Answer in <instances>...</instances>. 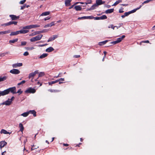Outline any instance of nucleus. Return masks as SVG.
<instances>
[{"label":"nucleus","mask_w":155,"mask_h":155,"mask_svg":"<svg viewBox=\"0 0 155 155\" xmlns=\"http://www.w3.org/2000/svg\"><path fill=\"white\" fill-rule=\"evenodd\" d=\"M5 95L9 94L10 92L12 94H16V88L15 87H10L7 89L4 90Z\"/></svg>","instance_id":"obj_1"},{"label":"nucleus","mask_w":155,"mask_h":155,"mask_svg":"<svg viewBox=\"0 0 155 155\" xmlns=\"http://www.w3.org/2000/svg\"><path fill=\"white\" fill-rule=\"evenodd\" d=\"M43 36L42 35H38L34 37H33L30 39V41L31 42H34L40 40Z\"/></svg>","instance_id":"obj_2"},{"label":"nucleus","mask_w":155,"mask_h":155,"mask_svg":"<svg viewBox=\"0 0 155 155\" xmlns=\"http://www.w3.org/2000/svg\"><path fill=\"white\" fill-rule=\"evenodd\" d=\"M40 25H27L23 27V29H31L33 28L39 27Z\"/></svg>","instance_id":"obj_3"},{"label":"nucleus","mask_w":155,"mask_h":155,"mask_svg":"<svg viewBox=\"0 0 155 155\" xmlns=\"http://www.w3.org/2000/svg\"><path fill=\"white\" fill-rule=\"evenodd\" d=\"M35 92L36 90L34 88H32L31 87L28 88L25 91L26 93H34Z\"/></svg>","instance_id":"obj_4"},{"label":"nucleus","mask_w":155,"mask_h":155,"mask_svg":"<svg viewBox=\"0 0 155 155\" xmlns=\"http://www.w3.org/2000/svg\"><path fill=\"white\" fill-rule=\"evenodd\" d=\"M38 70H36L33 72H31L28 75V78L30 79L31 78L32 79L33 77L36 75V74H38Z\"/></svg>","instance_id":"obj_5"},{"label":"nucleus","mask_w":155,"mask_h":155,"mask_svg":"<svg viewBox=\"0 0 155 155\" xmlns=\"http://www.w3.org/2000/svg\"><path fill=\"white\" fill-rule=\"evenodd\" d=\"M10 72L13 74H17L20 73V71L18 69H13L10 71Z\"/></svg>","instance_id":"obj_6"},{"label":"nucleus","mask_w":155,"mask_h":155,"mask_svg":"<svg viewBox=\"0 0 155 155\" xmlns=\"http://www.w3.org/2000/svg\"><path fill=\"white\" fill-rule=\"evenodd\" d=\"M9 17L11 18L12 20H15L19 19V16H16L15 15H9Z\"/></svg>","instance_id":"obj_7"},{"label":"nucleus","mask_w":155,"mask_h":155,"mask_svg":"<svg viewBox=\"0 0 155 155\" xmlns=\"http://www.w3.org/2000/svg\"><path fill=\"white\" fill-rule=\"evenodd\" d=\"M105 3V1H102V0H96V4L97 6L103 4Z\"/></svg>","instance_id":"obj_8"},{"label":"nucleus","mask_w":155,"mask_h":155,"mask_svg":"<svg viewBox=\"0 0 155 155\" xmlns=\"http://www.w3.org/2000/svg\"><path fill=\"white\" fill-rule=\"evenodd\" d=\"M58 35H53L52 37H51L49 38L48 40V42H50L52 41L55 39L56 38H58Z\"/></svg>","instance_id":"obj_9"},{"label":"nucleus","mask_w":155,"mask_h":155,"mask_svg":"<svg viewBox=\"0 0 155 155\" xmlns=\"http://www.w3.org/2000/svg\"><path fill=\"white\" fill-rule=\"evenodd\" d=\"M11 101H10V99L8 98L7 100L3 102L1 104L6 105H9L11 104Z\"/></svg>","instance_id":"obj_10"},{"label":"nucleus","mask_w":155,"mask_h":155,"mask_svg":"<svg viewBox=\"0 0 155 155\" xmlns=\"http://www.w3.org/2000/svg\"><path fill=\"white\" fill-rule=\"evenodd\" d=\"M94 17L93 16H83L81 17H79L78 18V19H92Z\"/></svg>","instance_id":"obj_11"},{"label":"nucleus","mask_w":155,"mask_h":155,"mask_svg":"<svg viewBox=\"0 0 155 155\" xmlns=\"http://www.w3.org/2000/svg\"><path fill=\"white\" fill-rule=\"evenodd\" d=\"M7 76H0V82L5 81L7 79Z\"/></svg>","instance_id":"obj_12"},{"label":"nucleus","mask_w":155,"mask_h":155,"mask_svg":"<svg viewBox=\"0 0 155 155\" xmlns=\"http://www.w3.org/2000/svg\"><path fill=\"white\" fill-rule=\"evenodd\" d=\"M22 65V63H18L13 64L12 66L13 68H16L18 67L21 66Z\"/></svg>","instance_id":"obj_13"},{"label":"nucleus","mask_w":155,"mask_h":155,"mask_svg":"<svg viewBox=\"0 0 155 155\" xmlns=\"http://www.w3.org/2000/svg\"><path fill=\"white\" fill-rule=\"evenodd\" d=\"M7 143L4 141H2L1 142H0V148L2 149V147H4L7 144Z\"/></svg>","instance_id":"obj_14"},{"label":"nucleus","mask_w":155,"mask_h":155,"mask_svg":"<svg viewBox=\"0 0 155 155\" xmlns=\"http://www.w3.org/2000/svg\"><path fill=\"white\" fill-rule=\"evenodd\" d=\"M125 36L124 35H123L121 37L117 38L116 41L118 43L120 42L122 39L125 38Z\"/></svg>","instance_id":"obj_15"},{"label":"nucleus","mask_w":155,"mask_h":155,"mask_svg":"<svg viewBox=\"0 0 155 155\" xmlns=\"http://www.w3.org/2000/svg\"><path fill=\"white\" fill-rule=\"evenodd\" d=\"M114 8L108 9L105 11V13L106 14H110L114 12Z\"/></svg>","instance_id":"obj_16"},{"label":"nucleus","mask_w":155,"mask_h":155,"mask_svg":"<svg viewBox=\"0 0 155 155\" xmlns=\"http://www.w3.org/2000/svg\"><path fill=\"white\" fill-rule=\"evenodd\" d=\"M24 29H22L19 30V34H26L28 33L29 31L27 30H24Z\"/></svg>","instance_id":"obj_17"},{"label":"nucleus","mask_w":155,"mask_h":155,"mask_svg":"<svg viewBox=\"0 0 155 155\" xmlns=\"http://www.w3.org/2000/svg\"><path fill=\"white\" fill-rule=\"evenodd\" d=\"M0 133L1 134H11V132H8L6 130L2 129L1 130Z\"/></svg>","instance_id":"obj_18"},{"label":"nucleus","mask_w":155,"mask_h":155,"mask_svg":"<svg viewBox=\"0 0 155 155\" xmlns=\"http://www.w3.org/2000/svg\"><path fill=\"white\" fill-rule=\"evenodd\" d=\"M28 112V114H29V113H31L32 114H33V115L34 117H36V112L35 110H30Z\"/></svg>","instance_id":"obj_19"},{"label":"nucleus","mask_w":155,"mask_h":155,"mask_svg":"<svg viewBox=\"0 0 155 155\" xmlns=\"http://www.w3.org/2000/svg\"><path fill=\"white\" fill-rule=\"evenodd\" d=\"M54 50V49L51 47H50L46 49V51L48 52H50Z\"/></svg>","instance_id":"obj_20"},{"label":"nucleus","mask_w":155,"mask_h":155,"mask_svg":"<svg viewBox=\"0 0 155 155\" xmlns=\"http://www.w3.org/2000/svg\"><path fill=\"white\" fill-rule=\"evenodd\" d=\"M72 0H65V6H68L70 5L71 2Z\"/></svg>","instance_id":"obj_21"},{"label":"nucleus","mask_w":155,"mask_h":155,"mask_svg":"<svg viewBox=\"0 0 155 155\" xmlns=\"http://www.w3.org/2000/svg\"><path fill=\"white\" fill-rule=\"evenodd\" d=\"M19 34V31H16L15 32H12L10 34V36L16 35Z\"/></svg>","instance_id":"obj_22"},{"label":"nucleus","mask_w":155,"mask_h":155,"mask_svg":"<svg viewBox=\"0 0 155 155\" xmlns=\"http://www.w3.org/2000/svg\"><path fill=\"white\" fill-rule=\"evenodd\" d=\"M142 6V5H140L139 7L135 9H134L131 11H129L130 14H131L135 12L137 10L139 9L140 8H141Z\"/></svg>","instance_id":"obj_23"},{"label":"nucleus","mask_w":155,"mask_h":155,"mask_svg":"<svg viewBox=\"0 0 155 155\" xmlns=\"http://www.w3.org/2000/svg\"><path fill=\"white\" fill-rule=\"evenodd\" d=\"M74 8L77 11H81L82 8L80 5H76L74 7Z\"/></svg>","instance_id":"obj_24"},{"label":"nucleus","mask_w":155,"mask_h":155,"mask_svg":"<svg viewBox=\"0 0 155 155\" xmlns=\"http://www.w3.org/2000/svg\"><path fill=\"white\" fill-rule=\"evenodd\" d=\"M19 127L20 128V131L22 132L24 130V127L23 124L21 123H20L19 124Z\"/></svg>","instance_id":"obj_25"},{"label":"nucleus","mask_w":155,"mask_h":155,"mask_svg":"<svg viewBox=\"0 0 155 155\" xmlns=\"http://www.w3.org/2000/svg\"><path fill=\"white\" fill-rule=\"evenodd\" d=\"M48 55V54L47 53H44L41 55L39 57V58L40 59H42L46 57Z\"/></svg>","instance_id":"obj_26"},{"label":"nucleus","mask_w":155,"mask_h":155,"mask_svg":"<svg viewBox=\"0 0 155 155\" xmlns=\"http://www.w3.org/2000/svg\"><path fill=\"white\" fill-rule=\"evenodd\" d=\"M18 22L15 21H10L8 22V25L14 24L15 25H16L17 24Z\"/></svg>","instance_id":"obj_27"},{"label":"nucleus","mask_w":155,"mask_h":155,"mask_svg":"<svg viewBox=\"0 0 155 155\" xmlns=\"http://www.w3.org/2000/svg\"><path fill=\"white\" fill-rule=\"evenodd\" d=\"M108 41L107 40H106L103 41L99 42V43L98 45H99L101 46L103 45L106 44V43L108 42Z\"/></svg>","instance_id":"obj_28"},{"label":"nucleus","mask_w":155,"mask_h":155,"mask_svg":"<svg viewBox=\"0 0 155 155\" xmlns=\"http://www.w3.org/2000/svg\"><path fill=\"white\" fill-rule=\"evenodd\" d=\"M10 32V31L9 30L2 31H0V35H4L6 34H8Z\"/></svg>","instance_id":"obj_29"},{"label":"nucleus","mask_w":155,"mask_h":155,"mask_svg":"<svg viewBox=\"0 0 155 155\" xmlns=\"http://www.w3.org/2000/svg\"><path fill=\"white\" fill-rule=\"evenodd\" d=\"M50 12H43L41 15V16H46L48 15L49 14Z\"/></svg>","instance_id":"obj_30"},{"label":"nucleus","mask_w":155,"mask_h":155,"mask_svg":"<svg viewBox=\"0 0 155 155\" xmlns=\"http://www.w3.org/2000/svg\"><path fill=\"white\" fill-rule=\"evenodd\" d=\"M18 38H16L12 40H10L9 41V43H14L15 42H17L18 41Z\"/></svg>","instance_id":"obj_31"},{"label":"nucleus","mask_w":155,"mask_h":155,"mask_svg":"<svg viewBox=\"0 0 155 155\" xmlns=\"http://www.w3.org/2000/svg\"><path fill=\"white\" fill-rule=\"evenodd\" d=\"M39 34V31H37L30 34L29 35L30 36H33Z\"/></svg>","instance_id":"obj_32"},{"label":"nucleus","mask_w":155,"mask_h":155,"mask_svg":"<svg viewBox=\"0 0 155 155\" xmlns=\"http://www.w3.org/2000/svg\"><path fill=\"white\" fill-rule=\"evenodd\" d=\"M122 0H118L116 1L112 5V6H115L118 4L120 2H122Z\"/></svg>","instance_id":"obj_33"},{"label":"nucleus","mask_w":155,"mask_h":155,"mask_svg":"<svg viewBox=\"0 0 155 155\" xmlns=\"http://www.w3.org/2000/svg\"><path fill=\"white\" fill-rule=\"evenodd\" d=\"M98 7V6H97V5L96 4V3L94 4L91 7V9H92V10L96 9Z\"/></svg>","instance_id":"obj_34"},{"label":"nucleus","mask_w":155,"mask_h":155,"mask_svg":"<svg viewBox=\"0 0 155 155\" xmlns=\"http://www.w3.org/2000/svg\"><path fill=\"white\" fill-rule=\"evenodd\" d=\"M100 20H104L107 18V16L105 15H103L100 17Z\"/></svg>","instance_id":"obj_35"},{"label":"nucleus","mask_w":155,"mask_h":155,"mask_svg":"<svg viewBox=\"0 0 155 155\" xmlns=\"http://www.w3.org/2000/svg\"><path fill=\"white\" fill-rule=\"evenodd\" d=\"M9 52H6L5 53H0V57H3L6 54H8L9 53Z\"/></svg>","instance_id":"obj_36"},{"label":"nucleus","mask_w":155,"mask_h":155,"mask_svg":"<svg viewBox=\"0 0 155 155\" xmlns=\"http://www.w3.org/2000/svg\"><path fill=\"white\" fill-rule=\"evenodd\" d=\"M28 112H24L21 114V115L23 116L24 117H26L28 115Z\"/></svg>","instance_id":"obj_37"},{"label":"nucleus","mask_w":155,"mask_h":155,"mask_svg":"<svg viewBox=\"0 0 155 155\" xmlns=\"http://www.w3.org/2000/svg\"><path fill=\"white\" fill-rule=\"evenodd\" d=\"M58 82V80H57L55 81H52L51 82H49L48 84L49 85H51L52 84L56 83Z\"/></svg>","instance_id":"obj_38"},{"label":"nucleus","mask_w":155,"mask_h":155,"mask_svg":"<svg viewBox=\"0 0 155 155\" xmlns=\"http://www.w3.org/2000/svg\"><path fill=\"white\" fill-rule=\"evenodd\" d=\"M45 75V72H41L39 73L38 74V77H40L44 76Z\"/></svg>","instance_id":"obj_39"},{"label":"nucleus","mask_w":155,"mask_h":155,"mask_svg":"<svg viewBox=\"0 0 155 155\" xmlns=\"http://www.w3.org/2000/svg\"><path fill=\"white\" fill-rule=\"evenodd\" d=\"M5 95L4 90L2 91H0V97Z\"/></svg>","instance_id":"obj_40"},{"label":"nucleus","mask_w":155,"mask_h":155,"mask_svg":"<svg viewBox=\"0 0 155 155\" xmlns=\"http://www.w3.org/2000/svg\"><path fill=\"white\" fill-rule=\"evenodd\" d=\"M92 2L91 0H87L86 2L85 3L86 5L90 4Z\"/></svg>","instance_id":"obj_41"},{"label":"nucleus","mask_w":155,"mask_h":155,"mask_svg":"<svg viewBox=\"0 0 155 155\" xmlns=\"http://www.w3.org/2000/svg\"><path fill=\"white\" fill-rule=\"evenodd\" d=\"M25 80H23L21 81V82L19 83L18 84V85H20L21 84H24L25 82Z\"/></svg>","instance_id":"obj_42"},{"label":"nucleus","mask_w":155,"mask_h":155,"mask_svg":"<svg viewBox=\"0 0 155 155\" xmlns=\"http://www.w3.org/2000/svg\"><path fill=\"white\" fill-rule=\"evenodd\" d=\"M23 91H21V89H19L18 91L16 92V93H18L19 94H21L22 93Z\"/></svg>","instance_id":"obj_43"},{"label":"nucleus","mask_w":155,"mask_h":155,"mask_svg":"<svg viewBox=\"0 0 155 155\" xmlns=\"http://www.w3.org/2000/svg\"><path fill=\"white\" fill-rule=\"evenodd\" d=\"M34 48L33 47H27L26 48V49L28 50H31L34 49Z\"/></svg>","instance_id":"obj_44"},{"label":"nucleus","mask_w":155,"mask_h":155,"mask_svg":"<svg viewBox=\"0 0 155 155\" xmlns=\"http://www.w3.org/2000/svg\"><path fill=\"white\" fill-rule=\"evenodd\" d=\"M26 1V0H23L19 2V3L21 5L23 4H24V3H25V2Z\"/></svg>","instance_id":"obj_45"},{"label":"nucleus","mask_w":155,"mask_h":155,"mask_svg":"<svg viewBox=\"0 0 155 155\" xmlns=\"http://www.w3.org/2000/svg\"><path fill=\"white\" fill-rule=\"evenodd\" d=\"M51 27V25L50 23L45 25L44 26V28H47L48 27Z\"/></svg>","instance_id":"obj_46"},{"label":"nucleus","mask_w":155,"mask_h":155,"mask_svg":"<svg viewBox=\"0 0 155 155\" xmlns=\"http://www.w3.org/2000/svg\"><path fill=\"white\" fill-rule=\"evenodd\" d=\"M26 7V4H25L24 5H22L21 6V8L20 9L21 10H23Z\"/></svg>","instance_id":"obj_47"},{"label":"nucleus","mask_w":155,"mask_h":155,"mask_svg":"<svg viewBox=\"0 0 155 155\" xmlns=\"http://www.w3.org/2000/svg\"><path fill=\"white\" fill-rule=\"evenodd\" d=\"M117 27V26H113L112 25H110L108 27V28H112L113 29H114V28L115 27Z\"/></svg>","instance_id":"obj_48"},{"label":"nucleus","mask_w":155,"mask_h":155,"mask_svg":"<svg viewBox=\"0 0 155 155\" xmlns=\"http://www.w3.org/2000/svg\"><path fill=\"white\" fill-rule=\"evenodd\" d=\"M21 43V45L24 46L26 45L27 42L26 41H22Z\"/></svg>","instance_id":"obj_49"},{"label":"nucleus","mask_w":155,"mask_h":155,"mask_svg":"<svg viewBox=\"0 0 155 155\" xmlns=\"http://www.w3.org/2000/svg\"><path fill=\"white\" fill-rule=\"evenodd\" d=\"M130 14L129 11L128 12H126L124 13V15L125 16H127L129 15Z\"/></svg>","instance_id":"obj_50"},{"label":"nucleus","mask_w":155,"mask_h":155,"mask_svg":"<svg viewBox=\"0 0 155 155\" xmlns=\"http://www.w3.org/2000/svg\"><path fill=\"white\" fill-rule=\"evenodd\" d=\"M148 2H149L148 0H147L146 1H145L143 3H142V5H142V6L144 4L147 3H148Z\"/></svg>","instance_id":"obj_51"},{"label":"nucleus","mask_w":155,"mask_h":155,"mask_svg":"<svg viewBox=\"0 0 155 155\" xmlns=\"http://www.w3.org/2000/svg\"><path fill=\"white\" fill-rule=\"evenodd\" d=\"M123 9L124 8H121L119 10V12L120 13H123L124 11H123Z\"/></svg>","instance_id":"obj_52"},{"label":"nucleus","mask_w":155,"mask_h":155,"mask_svg":"<svg viewBox=\"0 0 155 155\" xmlns=\"http://www.w3.org/2000/svg\"><path fill=\"white\" fill-rule=\"evenodd\" d=\"M29 53L27 51H26L24 52V53L23 54V55L25 56H27L28 55Z\"/></svg>","instance_id":"obj_53"},{"label":"nucleus","mask_w":155,"mask_h":155,"mask_svg":"<svg viewBox=\"0 0 155 155\" xmlns=\"http://www.w3.org/2000/svg\"><path fill=\"white\" fill-rule=\"evenodd\" d=\"M117 43H117L116 41H112L110 42V44H113V45H115V44H116Z\"/></svg>","instance_id":"obj_54"},{"label":"nucleus","mask_w":155,"mask_h":155,"mask_svg":"<svg viewBox=\"0 0 155 155\" xmlns=\"http://www.w3.org/2000/svg\"><path fill=\"white\" fill-rule=\"evenodd\" d=\"M47 45L48 44H43V45H38V46L40 47H43V46H45Z\"/></svg>","instance_id":"obj_55"},{"label":"nucleus","mask_w":155,"mask_h":155,"mask_svg":"<svg viewBox=\"0 0 155 155\" xmlns=\"http://www.w3.org/2000/svg\"><path fill=\"white\" fill-rule=\"evenodd\" d=\"M80 57V55H75L73 56V57L75 58H78Z\"/></svg>","instance_id":"obj_56"},{"label":"nucleus","mask_w":155,"mask_h":155,"mask_svg":"<svg viewBox=\"0 0 155 155\" xmlns=\"http://www.w3.org/2000/svg\"><path fill=\"white\" fill-rule=\"evenodd\" d=\"M93 18H94L95 20H100V17H94Z\"/></svg>","instance_id":"obj_57"},{"label":"nucleus","mask_w":155,"mask_h":155,"mask_svg":"<svg viewBox=\"0 0 155 155\" xmlns=\"http://www.w3.org/2000/svg\"><path fill=\"white\" fill-rule=\"evenodd\" d=\"M61 73H59L58 76L54 77V78H57L58 77H61Z\"/></svg>","instance_id":"obj_58"},{"label":"nucleus","mask_w":155,"mask_h":155,"mask_svg":"<svg viewBox=\"0 0 155 155\" xmlns=\"http://www.w3.org/2000/svg\"><path fill=\"white\" fill-rule=\"evenodd\" d=\"M58 81L59 82V81H64V78H60L58 80Z\"/></svg>","instance_id":"obj_59"},{"label":"nucleus","mask_w":155,"mask_h":155,"mask_svg":"<svg viewBox=\"0 0 155 155\" xmlns=\"http://www.w3.org/2000/svg\"><path fill=\"white\" fill-rule=\"evenodd\" d=\"M50 19V17H47L44 18V20L45 21H46L47 20H49Z\"/></svg>","instance_id":"obj_60"},{"label":"nucleus","mask_w":155,"mask_h":155,"mask_svg":"<svg viewBox=\"0 0 155 155\" xmlns=\"http://www.w3.org/2000/svg\"><path fill=\"white\" fill-rule=\"evenodd\" d=\"M2 25L3 26H8V22L6 23L3 24Z\"/></svg>","instance_id":"obj_61"},{"label":"nucleus","mask_w":155,"mask_h":155,"mask_svg":"<svg viewBox=\"0 0 155 155\" xmlns=\"http://www.w3.org/2000/svg\"><path fill=\"white\" fill-rule=\"evenodd\" d=\"M142 42L144 43H149V41L148 40H146L144 41H142Z\"/></svg>","instance_id":"obj_62"},{"label":"nucleus","mask_w":155,"mask_h":155,"mask_svg":"<svg viewBox=\"0 0 155 155\" xmlns=\"http://www.w3.org/2000/svg\"><path fill=\"white\" fill-rule=\"evenodd\" d=\"M54 22H52L51 23H50V24L51 25V26L54 25L55 24H54Z\"/></svg>","instance_id":"obj_63"},{"label":"nucleus","mask_w":155,"mask_h":155,"mask_svg":"<svg viewBox=\"0 0 155 155\" xmlns=\"http://www.w3.org/2000/svg\"><path fill=\"white\" fill-rule=\"evenodd\" d=\"M15 97L14 96H12L11 99H10V101H11V102H12V101L14 99Z\"/></svg>","instance_id":"obj_64"}]
</instances>
